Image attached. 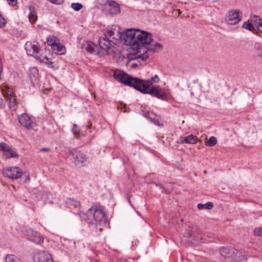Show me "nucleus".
Returning a JSON list of instances; mask_svg holds the SVG:
<instances>
[{
    "mask_svg": "<svg viewBox=\"0 0 262 262\" xmlns=\"http://www.w3.org/2000/svg\"><path fill=\"white\" fill-rule=\"evenodd\" d=\"M163 48V46L158 42H154L151 44L150 47L148 49V50H151L152 52H155L157 50H161Z\"/></svg>",
    "mask_w": 262,
    "mask_h": 262,
    "instance_id": "nucleus-29",
    "label": "nucleus"
},
{
    "mask_svg": "<svg viewBox=\"0 0 262 262\" xmlns=\"http://www.w3.org/2000/svg\"><path fill=\"white\" fill-rule=\"evenodd\" d=\"M216 143L217 140L216 138L214 136H212L205 142V145L207 146H213Z\"/></svg>",
    "mask_w": 262,
    "mask_h": 262,
    "instance_id": "nucleus-32",
    "label": "nucleus"
},
{
    "mask_svg": "<svg viewBox=\"0 0 262 262\" xmlns=\"http://www.w3.org/2000/svg\"><path fill=\"white\" fill-rule=\"evenodd\" d=\"M49 150V149L48 148H42L40 149L41 151H48Z\"/></svg>",
    "mask_w": 262,
    "mask_h": 262,
    "instance_id": "nucleus-41",
    "label": "nucleus"
},
{
    "mask_svg": "<svg viewBox=\"0 0 262 262\" xmlns=\"http://www.w3.org/2000/svg\"><path fill=\"white\" fill-rule=\"evenodd\" d=\"M29 233L30 234L28 237L29 240L38 245H41L43 243V238L40 235L39 233L30 230Z\"/></svg>",
    "mask_w": 262,
    "mask_h": 262,
    "instance_id": "nucleus-16",
    "label": "nucleus"
},
{
    "mask_svg": "<svg viewBox=\"0 0 262 262\" xmlns=\"http://www.w3.org/2000/svg\"><path fill=\"white\" fill-rule=\"evenodd\" d=\"M251 21L254 24L257 30L262 33V19L257 15H253L251 17Z\"/></svg>",
    "mask_w": 262,
    "mask_h": 262,
    "instance_id": "nucleus-20",
    "label": "nucleus"
},
{
    "mask_svg": "<svg viewBox=\"0 0 262 262\" xmlns=\"http://www.w3.org/2000/svg\"><path fill=\"white\" fill-rule=\"evenodd\" d=\"M8 4L11 6H15L17 4V0H7Z\"/></svg>",
    "mask_w": 262,
    "mask_h": 262,
    "instance_id": "nucleus-40",
    "label": "nucleus"
},
{
    "mask_svg": "<svg viewBox=\"0 0 262 262\" xmlns=\"http://www.w3.org/2000/svg\"><path fill=\"white\" fill-rule=\"evenodd\" d=\"M148 85L144 86L142 90H140V92L144 94H149L152 96L157 97V98L162 100H167L168 99V95L164 92L159 89V86H155L147 90Z\"/></svg>",
    "mask_w": 262,
    "mask_h": 262,
    "instance_id": "nucleus-4",
    "label": "nucleus"
},
{
    "mask_svg": "<svg viewBox=\"0 0 262 262\" xmlns=\"http://www.w3.org/2000/svg\"><path fill=\"white\" fill-rule=\"evenodd\" d=\"M2 173L4 177L10 179H17L21 177L23 171L17 166H8L3 169Z\"/></svg>",
    "mask_w": 262,
    "mask_h": 262,
    "instance_id": "nucleus-5",
    "label": "nucleus"
},
{
    "mask_svg": "<svg viewBox=\"0 0 262 262\" xmlns=\"http://www.w3.org/2000/svg\"><path fill=\"white\" fill-rule=\"evenodd\" d=\"M254 234L256 236H262V228H256L254 230Z\"/></svg>",
    "mask_w": 262,
    "mask_h": 262,
    "instance_id": "nucleus-36",
    "label": "nucleus"
},
{
    "mask_svg": "<svg viewBox=\"0 0 262 262\" xmlns=\"http://www.w3.org/2000/svg\"><path fill=\"white\" fill-rule=\"evenodd\" d=\"M105 37L110 39L112 43L114 45L117 44L119 41H121V37H122V32H119L116 30H112L107 29L104 33Z\"/></svg>",
    "mask_w": 262,
    "mask_h": 262,
    "instance_id": "nucleus-9",
    "label": "nucleus"
},
{
    "mask_svg": "<svg viewBox=\"0 0 262 262\" xmlns=\"http://www.w3.org/2000/svg\"><path fill=\"white\" fill-rule=\"evenodd\" d=\"M5 259L6 262H20L18 257L12 254L7 255Z\"/></svg>",
    "mask_w": 262,
    "mask_h": 262,
    "instance_id": "nucleus-31",
    "label": "nucleus"
},
{
    "mask_svg": "<svg viewBox=\"0 0 262 262\" xmlns=\"http://www.w3.org/2000/svg\"><path fill=\"white\" fill-rule=\"evenodd\" d=\"M39 45L37 42L27 41L25 45V49L29 56H33L35 53L39 50Z\"/></svg>",
    "mask_w": 262,
    "mask_h": 262,
    "instance_id": "nucleus-12",
    "label": "nucleus"
},
{
    "mask_svg": "<svg viewBox=\"0 0 262 262\" xmlns=\"http://www.w3.org/2000/svg\"><path fill=\"white\" fill-rule=\"evenodd\" d=\"M82 48L88 52L92 53L95 51L96 47V45L93 43L92 42L88 41L83 46Z\"/></svg>",
    "mask_w": 262,
    "mask_h": 262,
    "instance_id": "nucleus-24",
    "label": "nucleus"
},
{
    "mask_svg": "<svg viewBox=\"0 0 262 262\" xmlns=\"http://www.w3.org/2000/svg\"><path fill=\"white\" fill-rule=\"evenodd\" d=\"M29 76L33 84H37L39 79L38 70L36 67H31L29 69Z\"/></svg>",
    "mask_w": 262,
    "mask_h": 262,
    "instance_id": "nucleus-17",
    "label": "nucleus"
},
{
    "mask_svg": "<svg viewBox=\"0 0 262 262\" xmlns=\"http://www.w3.org/2000/svg\"><path fill=\"white\" fill-rule=\"evenodd\" d=\"M71 154L73 156L74 162L76 165H84V162H86V158L83 154L75 150L71 151Z\"/></svg>",
    "mask_w": 262,
    "mask_h": 262,
    "instance_id": "nucleus-13",
    "label": "nucleus"
},
{
    "mask_svg": "<svg viewBox=\"0 0 262 262\" xmlns=\"http://www.w3.org/2000/svg\"><path fill=\"white\" fill-rule=\"evenodd\" d=\"M1 89L4 96L8 98L9 100L10 108L13 111H15L17 108V104L12 89L7 85H2Z\"/></svg>",
    "mask_w": 262,
    "mask_h": 262,
    "instance_id": "nucleus-6",
    "label": "nucleus"
},
{
    "mask_svg": "<svg viewBox=\"0 0 262 262\" xmlns=\"http://www.w3.org/2000/svg\"><path fill=\"white\" fill-rule=\"evenodd\" d=\"M198 140V138L195 136L192 135H189L186 137H181L178 143L180 144L183 143H189V144H195Z\"/></svg>",
    "mask_w": 262,
    "mask_h": 262,
    "instance_id": "nucleus-19",
    "label": "nucleus"
},
{
    "mask_svg": "<svg viewBox=\"0 0 262 262\" xmlns=\"http://www.w3.org/2000/svg\"><path fill=\"white\" fill-rule=\"evenodd\" d=\"M99 45L102 50V53H100L101 55H105L111 54L114 52L115 47L110 39L106 37H100L99 40Z\"/></svg>",
    "mask_w": 262,
    "mask_h": 262,
    "instance_id": "nucleus-7",
    "label": "nucleus"
},
{
    "mask_svg": "<svg viewBox=\"0 0 262 262\" xmlns=\"http://www.w3.org/2000/svg\"><path fill=\"white\" fill-rule=\"evenodd\" d=\"M77 214L89 224L94 225L96 229H98L100 232L102 230L101 227L104 226L107 222L105 212L96 206L89 208L86 214L82 211L78 212Z\"/></svg>",
    "mask_w": 262,
    "mask_h": 262,
    "instance_id": "nucleus-3",
    "label": "nucleus"
},
{
    "mask_svg": "<svg viewBox=\"0 0 262 262\" xmlns=\"http://www.w3.org/2000/svg\"><path fill=\"white\" fill-rule=\"evenodd\" d=\"M108 11L112 15H117L120 13L119 5L114 1H108Z\"/></svg>",
    "mask_w": 262,
    "mask_h": 262,
    "instance_id": "nucleus-18",
    "label": "nucleus"
},
{
    "mask_svg": "<svg viewBox=\"0 0 262 262\" xmlns=\"http://www.w3.org/2000/svg\"><path fill=\"white\" fill-rule=\"evenodd\" d=\"M213 204L210 202H208L204 204L199 203L197 205V207L199 209H211L213 208Z\"/></svg>",
    "mask_w": 262,
    "mask_h": 262,
    "instance_id": "nucleus-28",
    "label": "nucleus"
},
{
    "mask_svg": "<svg viewBox=\"0 0 262 262\" xmlns=\"http://www.w3.org/2000/svg\"><path fill=\"white\" fill-rule=\"evenodd\" d=\"M30 9V14L28 15V18L29 19L31 23H34L36 21L37 19V15L36 11L34 10V8H32L31 7L29 8Z\"/></svg>",
    "mask_w": 262,
    "mask_h": 262,
    "instance_id": "nucleus-26",
    "label": "nucleus"
},
{
    "mask_svg": "<svg viewBox=\"0 0 262 262\" xmlns=\"http://www.w3.org/2000/svg\"><path fill=\"white\" fill-rule=\"evenodd\" d=\"M225 20L229 25L237 24L240 21L239 12L233 10L229 11L226 16Z\"/></svg>",
    "mask_w": 262,
    "mask_h": 262,
    "instance_id": "nucleus-11",
    "label": "nucleus"
},
{
    "mask_svg": "<svg viewBox=\"0 0 262 262\" xmlns=\"http://www.w3.org/2000/svg\"><path fill=\"white\" fill-rule=\"evenodd\" d=\"M254 47L256 49L262 50V45H260L259 43H256ZM259 55L262 56V52L259 53Z\"/></svg>",
    "mask_w": 262,
    "mask_h": 262,
    "instance_id": "nucleus-39",
    "label": "nucleus"
},
{
    "mask_svg": "<svg viewBox=\"0 0 262 262\" xmlns=\"http://www.w3.org/2000/svg\"><path fill=\"white\" fill-rule=\"evenodd\" d=\"M148 57L146 54H142L137 56L136 58L139 60V61H146Z\"/></svg>",
    "mask_w": 262,
    "mask_h": 262,
    "instance_id": "nucleus-34",
    "label": "nucleus"
},
{
    "mask_svg": "<svg viewBox=\"0 0 262 262\" xmlns=\"http://www.w3.org/2000/svg\"><path fill=\"white\" fill-rule=\"evenodd\" d=\"M113 76L117 80L126 85L133 87L139 91H140V90H142L144 85L146 86L148 85L147 90L150 89V86L153 83H157L159 80V77L157 75H155L148 80H143L139 78L130 76L119 70H115Z\"/></svg>",
    "mask_w": 262,
    "mask_h": 262,
    "instance_id": "nucleus-2",
    "label": "nucleus"
},
{
    "mask_svg": "<svg viewBox=\"0 0 262 262\" xmlns=\"http://www.w3.org/2000/svg\"><path fill=\"white\" fill-rule=\"evenodd\" d=\"M242 27L244 29H245L250 31H254V30H255V27L253 26V25L251 23H250L249 21L244 22L242 25Z\"/></svg>",
    "mask_w": 262,
    "mask_h": 262,
    "instance_id": "nucleus-30",
    "label": "nucleus"
},
{
    "mask_svg": "<svg viewBox=\"0 0 262 262\" xmlns=\"http://www.w3.org/2000/svg\"><path fill=\"white\" fill-rule=\"evenodd\" d=\"M34 262H54L52 255L45 251H38L33 253Z\"/></svg>",
    "mask_w": 262,
    "mask_h": 262,
    "instance_id": "nucleus-8",
    "label": "nucleus"
},
{
    "mask_svg": "<svg viewBox=\"0 0 262 262\" xmlns=\"http://www.w3.org/2000/svg\"><path fill=\"white\" fill-rule=\"evenodd\" d=\"M53 49L56 53L59 55L64 54L66 52L65 47L59 42Z\"/></svg>",
    "mask_w": 262,
    "mask_h": 262,
    "instance_id": "nucleus-23",
    "label": "nucleus"
},
{
    "mask_svg": "<svg viewBox=\"0 0 262 262\" xmlns=\"http://www.w3.org/2000/svg\"><path fill=\"white\" fill-rule=\"evenodd\" d=\"M137 66V65L136 64H133L132 65V67L134 68V67H136Z\"/></svg>",
    "mask_w": 262,
    "mask_h": 262,
    "instance_id": "nucleus-42",
    "label": "nucleus"
},
{
    "mask_svg": "<svg viewBox=\"0 0 262 262\" xmlns=\"http://www.w3.org/2000/svg\"><path fill=\"white\" fill-rule=\"evenodd\" d=\"M0 150L3 151L4 156L6 159L16 158L18 157V155L16 152L5 143H0Z\"/></svg>",
    "mask_w": 262,
    "mask_h": 262,
    "instance_id": "nucleus-10",
    "label": "nucleus"
},
{
    "mask_svg": "<svg viewBox=\"0 0 262 262\" xmlns=\"http://www.w3.org/2000/svg\"><path fill=\"white\" fill-rule=\"evenodd\" d=\"M143 115L145 118L150 120V121L155 125L158 126L160 125L159 121L155 119L156 115L154 113L147 111H143Z\"/></svg>",
    "mask_w": 262,
    "mask_h": 262,
    "instance_id": "nucleus-21",
    "label": "nucleus"
},
{
    "mask_svg": "<svg viewBox=\"0 0 262 262\" xmlns=\"http://www.w3.org/2000/svg\"><path fill=\"white\" fill-rule=\"evenodd\" d=\"M50 2L56 4V5H60L62 4L64 2V0H48Z\"/></svg>",
    "mask_w": 262,
    "mask_h": 262,
    "instance_id": "nucleus-38",
    "label": "nucleus"
},
{
    "mask_svg": "<svg viewBox=\"0 0 262 262\" xmlns=\"http://www.w3.org/2000/svg\"><path fill=\"white\" fill-rule=\"evenodd\" d=\"M19 122L21 125L28 129L32 128L33 121L31 117L27 114H23L18 116Z\"/></svg>",
    "mask_w": 262,
    "mask_h": 262,
    "instance_id": "nucleus-14",
    "label": "nucleus"
},
{
    "mask_svg": "<svg viewBox=\"0 0 262 262\" xmlns=\"http://www.w3.org/2000/svg\"><path fill=\"white\" fill-rule=\"evenodd\" d=\"M66 204L69 207L76 208L80 206V204L79 202L71 198H68L66 201Z\"/></svg>",
    "mask_w": 262,
    "mask_h": 262,
    "instance_id": "nucleus-25",
    "label": "nucleus"
},
{
    "mask_svg": "<svg viewBox=\"0 0 262 262\" xmlns=\"http://www.w3.org/2000/svg\"><path fill=\"white\" fill-rule=\"evenodd\" d=\"M71 7L75 11H78L82 8L83 6L80 3H72L71 5Z\"/></svg>",
    "mask_w": 262,
    "mask_h": 262,
    "instance_id": "nucleus-33",
    "label": "nucleus"
},
{
    "mask_svg": "<svg viewBox=\"0 0 262 262\" xmlns=\"http://www.w3.org/2000/svg\"><path fill=\"white\" fill-rule=\"evenodd\" d=\"M151 36L150 33L146 31L130 29L122 32L121 42L132 47L134 50H138L151 43Z\"/></svg>",
    "mask_w": 262,
    "mask_h": 262,
    "instance_id": "nucleus-1",
    "label": "nucleus"
},
{
    "mask_svg": "<svg viewBox=\"0 0 262 262\" xmlns=\"http://www.w3.org/2000/svg\"><path fill=\"white\" fill-rule=\"evenodd\" d=\"M72 131L75 135H76L79 134V133L80 132V129L76 124H74L73 127L72 129Z\"/></svg>",
    "mask_w": 262,
    "mask_h": 262,
    "instance_id": "nucleus-37",
    "label": "nucleus"
},
{
    "mask_svg": "<svg viewBox=\"0 0 262 262\" xmlns=\"http://www.w3.org/2000/svg\"><path fill=\"white\" fill-rule=\"evenodd\" d=\"M47 41L48 45L52 46L53 48L58 42L56 37L54 36H49L47 38Z\"/></svg>",
    "mask_w": 262,
    "mask_h": 262,
    "instance_id": "nucleus-27",
    "label": "nucleus"
},
{
    "mask_svg": "<svg viewBox=\"0 0 262 262\" xmlns=\"http://www.w3.org/2000/svg\"><path fill=\"white\" fill-rule=\"evenodd\" d=\"M35 58L41 63H45L48 64L50 67H53V63L49 61V58H48L46 55H43V51L39 48L35 54L33 56Z\"/></svg>",
    "mask_w": 262,
    "mask_h": 262,
    "instance_id": "nucleus-15",
    "label": "nucleus"
},
{
    "mask_svg": "<svg viewBox=\"0 0 262 262\" xmlns=\"http://www.w3.org/2000/svg\"><path fill=\"white\" fill-rule=\"evenodd\" d=\"M7 23L6 19L0 14V28L5 27Z\"/></svg>",
    "mask_w": 262,
    "mask_h": 262,
    "instance_id": "nucleus-35",
    "label": "nucleus"
},
{
    "mask_svg": "<svg viewBox=\"0 0 262 262\" xmlns=\"http://www.w3.org/2000/svg\"><path fill=\"white\" fill-rule=\"evenodd\" d=\"M236 250L233 248H222L221 250V254L224 257H230L232 256V254H234V252Z\"/></svg>",
    "mask_w": 262,
    "mask_h": 262,
    "instance_id": "nucleus-22",
    "label": "nucleus"
}]
</instances>
